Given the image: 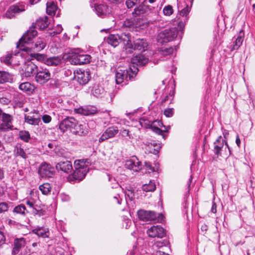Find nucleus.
<instances>
[{
    "label": "nucleus",
    "mask_w": 255,
    "mask_h": 255,
    "mask_svg": "<svg viewBox=\"0 0 255 255\" xmlns=\"http://www.w3.org/2000/svg\"><path fill=\"white\" fill-rule=\"evenodd\" d=\"M35 79L40 84H44L51 79V73L48 69L40 68L37 71Z\"/></svg>",
    "instance_id": "obj_7"
},
{
    "label": "nucleus",
    "mask_w": 255,
    "mask_h": 255,
    "mask_svg": "<svg viewBox=\"0 0 255 255\" xmlns=\"http://www.w3.org/2000/svg\"><path fill=\"white\" fill-rule=\"evenodd\" d=\"M120 41H123L124 44H128L130 41V35L129 33H122L121 35L110 34L107 39V42L108 44L113 47H116L119 44Z\"/></svg>",
    "instance_id": "obj_6"
},
{
    "label": "nucleus",
    "mask_w": 255,
    "mask_h": 255,
    "mask_svg": "<svg viewBox=\"0 0 255 255\" xmlns=\"http://www.w3.org/2000/svg\"><path fill=\"white\" fill-rule=\"evenodd\" d=\"M14 152L16 156H19L23 159H26L28 157L24 149L21 146L17 145L14 147Z\"/></svg>",
    "instance_id": "obj_35"
},
{
    "label": "nucleus",
    "mask_w": 255,
    "mask_h": 255,
    "mask_svg": "<svg viewBox=\"0 0 255 255\" xmlns=\"http://www.w3.org/2000/svg\"><path fill=\"white\" fill-rule=\"evenodd\" d=\"M133 25V21L130 19H127L124 21L123 26L126 27H130Z\"/></svg>",
    "instance_id": "obj_54"
},
{
    "label": "nucleus",
    "mask_w": 255,
    "mask_h": 255,
    "mask_svg": "<svg viewBox=\"0 0 255 255\" xmlns=\"http://www.w3.org/2000/svg\"><path fill=\"white\" fill-rule=\"evenodd\" d=\"M8 209V204L5 202L0 203V213L5 212Z\"/></svg>",
    "instance_id": "obj_53"
},
{
    "label": "nucleus",
    "mask_w": 255,
    "mask_h": 255,
    "mask_svg": "<svg viewBox=\"0 0 255 255\" xmlns=\"http://www.w3.org/2000/svg\"><path fill=\"white\" fill-rule=\"evenodd\" d=\"M153 255H169L160 251H156Z\"/></svg>",
    "instance_id": "obj_64"
},
{
    "label": "nucleus",
    "mask_w": 255,
    "mask_h": 255,
    "mask_svg": "<svg viewBox=\"0 0 255 255\" xmlns=\"http://www.w3.org/2000/svg\"><path fill=\"white\" fill-rule=\"evenodd\" d=\"M163 12L165 15H171L173 13L172 6L171 5L165 6L163 9Z\"/></svg>",
    "instance_id": "obj_46"
},
{
    "label": "nucleus",
    "mask_w": 255,
    "mask_h": 255,
    "mask_svg": "<svg viewBox=\"0 0 255 255\" xmlns=\"http://www.w3.org/2000/svg\"><path fill=\"white\" fill-rule=\"evenodd\" d=\"M188 20L187 17L182 18L177 23V27L176 28L178 30V35L180 39L182 38V35L183 34V31L184 29L186 22Z\"/></svg>",
    "instance_id": "obj_34"
},
{
    "label": "nucleus",
    "mask_w": 255,
    "mask_h": 255,
    "mask_svg": "<svg viewBox=\"0 0 255 255\" xmlns=\"http://www.w3.org/2000/svg\"><path fill=\"white\" fill-rule=\"evenodd\" d=\"M144 166L147 169L149 170L148 172H150V171H154V168L151 166L149 162L145 161L144 162Z\"/></svg>",
    "instance_id": "obj_59"
},
{
    "label": "nucleus",
    "mask_w": 255,
    "mask_h": 255,
    "mask_svg": "<svg viewBox=\"0 0 255 255\" xmlns=\"http://www.w3.org/2000/svg\"><path fill=\"white\" fill-rule=\"evenodd\" d=\"M139 123L141 127L145 128H151L152 127V122L143 117L139 120Z\"/></svg>",
    "instance_id": "obj_43"
},
{
    "label": "nucleus",
    "mask_w": 255,
    "mask_h": 255,
    "mask_svg": "<svg viewBox=\"0 0 255 255\" xmlns=\"http://www.w3.org/2000/svg\"><path fill=\"white\" fill-rule=\"evenodd\" d=\"M57 170H61L65 173L70 172L73 168L72 163L68 160L61 161L56 165Z\"/></svg>",
    "instance_id": "obj_19"
},
{
    "label": "nucleus",
    "mask_w": 255,
    "mask_h": 255,
    "mask_svg": "<svg viewBox=\"0 0 255 255\" xmlns=\"http://www.w3.org/2000/svg\"><path fill=\"white\" fill-rule=\"evenodd\" d=\"M54 172V168L45 162L42 163L38 169V174L42 177H51Z\"/></svg>",
    "instance_id": "obj_10"
},
{
    "label": "nucleus",
    "mask_w": 255,
    "mask_h": 255,
    "mask_svg": "<svg viewBox=\"0 0 255 255\" xmlns=\"http://www.w3.org/2000/svg\"><path fill=\"white\" fill-rule=\"evenodd\" d=\"M125 4L128 8H131L135 5V3L132 0H126Z\"/></svg>",
    "instance_id": "obj_55"
},
{
    "label": "nucleus",
    "mask_w": 255,
    "mask_h": 255,
    "mask_svg": "<svg viewBox=\"0 0 255 255\" xmlns=\"http://www.w3.org/2000/svg\"><path fill=\"white\" fill-rule=\"evenodd\" d=\"M25 122L33 126H37L41 121L40 116L24 115Z\"/></svg>",
    "instance_id": "obj_26"
},
{
    "label": "nucleus",
    "mask_w": 255,
    "mask_h": 255,
    "mask_svg": "<svg viewBox=\"0 0 255 255\" xmlns=\"http://www.w3.org/2000/svg\"><path fill=\"white\" fill-rule=\"evenodd\" d=\"M37 32L33 27V24L29 29L23 35L22 37L17 43L16 47L22 50V48L26 47L25 44H30L33 39L37 35Z\"/></svg>",
    "instance_id": "obj_4"
},
{
    "label": "nucleus",
    "mask_w": 255,
    "mask_h": 255,
    "mask_svg": "<svg viewBox=\"0 0 255 255\" xmlns=\"http://www.w3.org/2000/svg\"><path fill=\"white\" fill-rule=\"evenodd\" d=\"M153 145L154 146H156V148L154 149V153L156 154V153H158L159 149L161 147L160 146L157 145L156 143H153Z\"/></svg>",
    "instance_id": "obj_61"
},
{
    "label": "nucleus",
    "mask_w": 255,
    "mask_h": 255,
    "mask_svg": "<svg viewBox=\"0 0 255 255\" xmlns=\"http://www.w3.org/2000/svg\"><path fill=\"white\" fill-rule=\"evenodd\" d=\"M23 69L25 77H29L34 74H36L38 71V67L34 62L31 61H27L25 62Z\"/></svg>",
    "instance_id": "obj_13"
},
{
    "label": "nucleus",
    "mask_w": 255,
    "mask_h": 255,
    "mask_svg": "<svg viewBox=\"0 0 255 255\" xmlns=\"http://www.w3.org/2000/svg\"><path fill=\"white\" fill-rule=\"evenodd\" d=\"M139 219L144 222L151 221L156 218V213L154 211L139 210L137 212Z\"/></svg>",
    "instance_id": "obj_14"
},
{
    "label": "nucleus",
    "mask_w": 255,
    "mask_h": 255,
    "mask_svg": "<svg viewBox=\"0 0 255 255\" xmlns=\"http://www.w3.org/2000/svg\"><path fill=\"white\" fill-rule=\"evenodd\" d=\"M62 30H63V28H62V26L60 24H58L57 25L56 29L55 30V31H53L52 32H50V35L51 36H53L56 34H59L61 32Z\"/></svg>",
    "instance_id": "obj_51"
},
{
    "label": "nucleus",
    "mask_w": 255,
    "mask_h": 255,
    "mask_svg": "<svg viewBox=\"0 0 255 255\" xmlns=\"http://www.w3.org/2000/svg\"><path fill=\"white\" fill-rule=\"evenodd\" d=\"M156 189L155 183L150 181L148 184H145L142 185V189L145 192H153Z\"/></svg>",
    "instance_id": "obj_38"
},
{
    "label": "nucleus",
    "mask_w": 255,
    "mask_h": 255,
    "mask_svg": "<svg viewBox=\"0 0 255 255\" xmlns=\"http://www.w3.org/2000/svg\"><path fill=\"white\" fill-rule=\"evenodd\" d=\"M138 71V68L134 65L130 66L128 69L126 70L117 69L115 74L116 83L119 84L124 82L125 81L127 82L128 80H133Z\"/></svg>",
    "instance_id": "obj_1"
},
{
    "label": "nucleus",
    "mask_w": 255,
    "mask_h": 255,
    "mask_svg": "<svg viewBox=\"0 0 255 255\" xmlns=\"http://www.w3.org/2000/svg\"><path fill=\"white\" fill-rule=\"evenodd\" d=\"M58 7L56 4L53 1L47 2L46 3V12L51 16L55 14L56 11L57 10Z\"/></svg>",
    "instance_id": "obj_33"
},
{
    "label": "nucleus",
    "mask_w": 255,
    "mask_h": 255,
    "mask_svg": "<svg viewBox=\"0 0 255 255\" xmlns=\"http://www.w3.org/2000/svg\"><path fill=\"white\" fill-rule=\"evenodd\" d=\"M185 7L183 8H182L179 10V15L183 17V18L187 17L188 13L190 11V7L191 6L190 3H187L186 1H184Z\"/></svg>",
    "instance_id": "obj_39"
},
{
    "label": "nucleus",
    "mask_w": 255,
    "mask_h": 255,
    "mask_svg": "<svg viewBox=\"0 0 255 255\" xmlns=\"http://www.w3.org/2000/svg\"><path fill=\"white\" fill-rule=\"evenodd\" d=\"M164 114L166 117H171L173 115V109L172 108L166 109L164 111Z\"/></svg>",
    "instance_id": "obj_52"
},
{
    "label": "nucleus",
    "mask_w": 255,
    "mask_h": 255,
    "mask_svg": "<svg viewBox=\"0 0 255 255\" xmlns=\"http://www.w3.org/2000/svg\"><path fill=\"white\" fill-rule=\"evenodd\" d=\"M0 118L3 122L7 124L10 123L11 121V117L10 116V115L5 113L2 114Z\"/></svg>",
    "instance_id": "obj_48"
},
{
    "label": "nucleus",
    "mask_w": 255,
    "mask_h": 255,
    "mask_svg": "<svg viewBox=\"0 0 255 255\" xmlns=\"http://www.w3.org/2000/svg\"><path fill=\"white\" fill-rule=\"evenodd\" d=\"M77 124V121L73 117H67L62 120L59 124V128L61 131L64 132L69 129L71 132Z\"/></svg>",
    "instance_id": "obj_8"
},
{
    "label": "nucleus",
    "mask_w": 255,
    "mask_h": 255,
    "mask_svg": "<svg viewBox=\"0 0 255 255\" xmlns=\"http://www.w3.org/2000/svg\"><path fill=\"white\" fill-rule=\"evenodd\" d=\"M72 132L75 134L82 136L86 135L88 131L85 125L82 124L78 125L77 123L76 124V126L73 128Z\"/></svg>",
    "instance_id": "obj_25"
},
{
    "label": "nucleus",
    "mask_w": 255,
    "mask_h": 255,
    "mask_svg": "<svg viewBox=\"0 0 255 255\" xmlns=\"http://www.w3.org/2000/svg\"><path fill=\"white\" fill-rule=\"evenodd\" d=\"M29 54L31 57L35 58L37 61H42L45 60V55L44 54H39L36 52H30Z\"/></svg>",
    "instance_id": "obj_45"
},
{
    "label": "nucleus",
    "mask_w": 255,
    "mask_h": 255,
    "mask_svg": "<svg viewBox=\"0 0 255 255\" xmlns=\"http://www.w3.org/2000/svg\"><path fill=\"white\" fill-rule=\"evenodd\" d=\"M214 151L215 154L219 155L221 154L220 151L224 146V140L221 136H218V138L214 143Z\"/></svg>",
    "instance_id": "obj_29"
},
{
    "label": "nucleus",
    "mask_w": 255,
    "mask_h": 255,
    "mask_svg": "<svg viewBox=\"0 0 255 255\" xmlns=\"http://www.w3.org/2000/svg\"><path fill=\"white\" fill-rule=\"evenodd\" d=\"M244 32L240 31L237 37L236 38L235 40L233 42V50L238 49L242 44L244 40Z\"/></svg>",
    "instance_id": "obj_32"
},
{
    "label": "nucleus",
    "mask_w": 255,
    "mask_h": 255,
    "mask_svg": "<svg viewBox=\"0 0 255 255\" xmlns=\"http://www.w3.org/2000/svg\"><path fill=\"white\" fill-rule=\"evenodd\" d=\"M19 88L24 92H31L32 90V87L29 82H24L19 85Z\"/></svg>",
    "instance_id": "obj_44"
},
{
    "label": "nucleus",
    "mask_w": 255,
    "mask_h": 255,
    "mask_svg": "<svg viewBox=\"0 0 255 255\" xmlns=\"http://www.w3.org/2000/svg\"><path fill=\"white\" fill-rule=\"evenodd\" d=\"M149 237L151 238H162L165 235L164 229L160 226H153L147 231Z\"/></svg>",
    "instance_id": "obj_12"
},
{
    "label": "nucleus",
    "mask_w": 255,
    "mask_h": 255,
    "mask_svg": "<svg viewBox=\"0 0 255 255\" xmlns=\"http://www.w3.org/2000/svg\"><path fill=\"white\" fill-rule=\"evenodd\" d=\"M13 212L25 216L28 211L24 205L20 204L14 207Z\"/></svg>",
    "instance_id": "obj_41"
},
{
    "label": "nucleus",
    "mask_w": 255,
    "mask_h": 255,
    "mask_svg": "<svg viewBox=\"0 0 255 255\" xmlns=\"http://www.w3.org/2000/svg\"><path fill=\"white\" fill-rule=\"evenodd\" d=\"M49 23L48 17L45 16L38 19L33 27H35V28H38L39 29H44L48 26Z\"/></svg>",
    "instance_id": "obj_23"
},
{
    "label": "nucleus",
    "mask_w": 255,
    "mask_h": 255,
    "mask_svg": "<svg viewBox=\"0 0 255 255\" xmlns=\"http://www.w3.org/2000/svg\"><path fill=\"white\" fill-rule=\"evenodd\" d=\"M12 56V54H8L3 58V62L7 65H9L11 63Z\"/></svg>",
    "instance_id": "obj_50"
},
{
    "label": "nucleus",
    "mask_w": 255,
    "mask_h": 255,
    "mask_svg": "<svg viewBox=\"0 0 255 255\" xmlns=\"http://www.w3.org/2000/svg\"><path fill=\"white\" fill-rule=\"evenodd\" d=\"M74 166L75 170L73 173L70 175L68 179L70 181L83 180L89 171V168L83 161L77 160L75 161Z\"/></svg>",
    "instance_id": "obj_2"
},
{
    "label": "nucleus",
    "mask_w": 255,
    "mask_h": 255,
    "mask_svg": "<svg viewBox=\"0 0 255 255\" xmlns=\"http://www.w3.org/2000/svg\"><path fill=\"white\" fill-rule=\"evenodd\" d=\"M122 135L124 137L128 136L129 138H131V135L129 134V131L128 129H123L121 131Z\"/></svg>",
    "instance_id": "obj_58"
},
{
    "label": "nucleus",
    "mask_w": 255,
    "mask_h": 255,
    "mask_svg": "<svg viewBox=\"0 0 255 255\" xmlns=\"http://www.w3.org/2000/svg\"><path fill=\"white\" fill-rule=\"evenodd\" d=\"M76 77L78 82L81 85L86 84L91 78L90 72L79 69L77 71Z\"/></svg>",
    "instance_id": "obj_15"
},
{
    "label": "nucleus",
    "mask_w": 255,
    "mask_h": 255,
    "mask_svg": "<svg viewBox=\"0 0 255 255\" xmlns=\"http://www.w3.org/2000/svg\"><path fill=\"white\" fill-rule=\"evenodd\" d=\"M19 137L23 141L28 142L30 139L29 132L26 130H21L19 132Z\"/></svg>",
    "instance_id": "obj_42"
},
{
    "label": "nucleus",
    "mask_w": 255,
    "mask_h": 255,
    "mask_svg": "<svg viewBox=\"0 0 255 255\" xmlns=\"http://www.w3.org/2000/svg\"><path fill=\"white\" fill-rule=\"evenodd\" d=\"M30 115H34V116H40L39 112L37 110H33L32 112L29 113Z\"/></svg>",
    "instance_id": "obj_63"
},
{
    "label": "nucleus",
    "mask_w": 255,
    "mask_h": 255,
    "mask_svg": "<svg viewBox=\"0 0 255 255\" xmlns=\"http://www.w3.org/2000/svg\"><path fill=\"white\" fill-rule=\"evenodd\" d=\"M62 61L60 56H53L46 58L44 63L51 66H56L61 63Z\"/></svg>",
    "instance_id": "obj_27"
},
{
    "label": "nucleus",
    "mask_w": 255,
    "mask_h": 255,
    "mask_svg": "<svg viewBox=\"0 0 255 255\" xmlns=\"http://www.w3.org/2000/svg\"><path fill=\"white\" fill-rule=\"evenodd\" d=\"M118 132L117 128L111 127L108 128L102 134L99 139V141L102 142L110 138L113 137Z\"/></svg>",
    "instance_id": "obj_17"
},
{
    "label": "nucleus",
    "mask_w": 255,
    "mask_h": 255,
    "mask_svg": "<svg viewBox=\"0 0 255 255\" xmlns=\"http://www.w3.org/2000/svg\"><path fill=\"white\" fill-rule=\"evenodd\" d=\"M148 44L144 39H137L134 41L133 48L141 51H144L146 50Z\"/></svg>",
    "instance_id": "obj_22"
},
{
    "label": "nucleus",
    "mask_w": 255,
    "mask_h": 255,
    "mask_svg": "<svg viewBox=\"0 0 255 255\" xmlns=\"http://www.w3.org/2000/svg\"><path fill=\"white\" fill-rule=\"evenodd\" d=\"M91 60V56L83 52L72 53L69 59V61L73 65L86 64L89 63Z\"/></svg>",
    "instance_id": "obj_5"
},
{
    "label": "nucleus",
    "mask_w": 255,
    "mask_h": 255,
    "mask_svg": "<svg viewBox=\"0 0 255 255\" xmlns=\"http://www.w3.org/2000/svg\"><path fill=\"white\" fill-rule=\"evenodd\" d=\"M217 205L215 202L212 203V206L211 208V211L213 213H216L217 212Z\"/></svg>",
    "instance_id": "obj_62"
},
{
    "label": "nucleus",
    "mask_w": 255,
    "mask_h": 255,
    "mask_svg": "<svg viewBox=\"0 0 255 255\" xmlns=\"http://www.w3.org/2000/svg\"><path fill=\"white\" fill-rule=\"evenodd\" d=\"M148 6L145 4H139L138 6L135 7L134 10L132 12V14L134 17H136L141 14L146 12L148 10Z\"/></svg>",
    "instance_id": "obj_30"
},
{
    "label": "nucleus",
    "mask_w": 255,
    "mask_h": 255,
    "mask_svg": "<svg viewBox=\"0 0 255 255\" xmlns=\"http://www.w3.org/2000/svg\"><path fill=\"white\" fill-rule=\"evenodd\" d=\"M26 204L29 206V208H30L31 209H32V212H33V214H39V215H40L41 214L39 213L40 212V211L39 210H36L34 207V204L31 201H30L29 200H27L26 201Z\"/></svg>",
    "instance_id": "obj_47"
},
{
    "label": "nucleus",
    "mask_w": 255,
    "mask_h": 255,
    "mask_svg": "<svg viewBox=\"0 0 255 255\" xmlns=\"http://www.w3.org/2000/svg\"><path fill=\"white\" fill-rule=\"evenodd\" d=\"M142 166L141 162L136 158L127 160L125 164L127 168L135 171H138L141 170Z\"/></svg>",
    "instance_id": "obj_18"
},
{
    "label": "nucleus",
    "mask_w": 255,
    "mask_h": 255,
    "mask_svg": "<svg viewBox=\"0 0 255 255\" xmlns=\"http://www.w3.org/2000/svg\"><path fill=\"white\" fill-rule=\"evenodd\" d=\"M42 119L44 123L47 124L51 122V117L47 115H44L42 116Z\"/></svg>",
    "instance_id": "obj_56"
},
{
    "label": "nucleus",
    "mask_w": 255,
    "mask_h": 255,
    "mask_svg": "<svg viewBox=\"0 0 255 255\" xmlns=\"http://www.w3.org/2000/svg\"><path fill=\"white\" fill-rule=\"evenodd\" d=\"M164 128V129H161L159 128L156 127L155 125H152V127L150 128L154 132L162 136L163 138H165V135L164 134V132H166L168 131L170 127L168 126L166 127L165 126H163Z\"/></svg>",
    "instance_id": "obj_36"
},
{
    "label": "nucleus",
    "mask_w": 255,
    "mask_h": 255,
    "mask_svg": "<svg viewBox=\"0 0 255 255\" xmlns=\"http://www.w3.org/2000/svg\"><path fill=\"white\" fill-rule=\"evenodd\" d=\"M95 5L96 12L99 16L105 15L109 13V8L107 5L102 4Z\"/></svg>",
    "instance_id": "obj_31"
},
{
    "label": "nucleus",
    "mask_w": 255,
    "mask_h": 255,
    "mask_svg": "<svg viewBox=\"0 0 255 255\" xmlns=\"http://www.w3.org/2000/svg\"><path fill=\"white\" fill-rule=\"evenodd\" d=\"M14 80L13 75L7 72L0 71V83H12Z\"/></svg>",
    "instance_id": "obj_24"
},
{
    "label": "nucleus",
    "mask_w": 255,
    "mask_h": 255,
    "mask_svg": "<svg viewBox=\"0 0 255 255\" xmlns=\"http://www.w3.org/2000/svg\"><path fill=\"white\" fill-rule=\"evenodd\" d=\"M173 51H174V49H173V47H170L169 48H166L161 50V54L164 56L167 55H170V54H171L173 53Z\"/></svg>",
    "instance_id": "obj_49"
},
{
    "label": "nucleus",
    "mask_w": 255,
    "mask_h": 255,
    "mask_svg": "<svg viewBox=\"0 0 255 255\" xmlns=\"http://www.w3.org/2000/svg\"><path fill=\"white\" fill-rule=\"evenodd\" d=\"M92 94L97 98H102L106 94L104 89L99 85H94L91 91Z\"/></svg>",
    "instance_id": "obj_28"
},
{
    "label": "nucleus",
    "mask_w": 255,
    "mask_h": 255,
    "mask_svg": "<svg viewBox=\"0 0 255 255\" xmlns=\"http://www.w3.org/2000/svg\"><path fill=\"white\" fill-rule=\"evenodd\" d=\"M39 189L43 195H47L51 192V186L49 183H44L39 186Z\"/></svg>",
    "instance_id": "obj_37"
},
{
    "label": "nucleus",
    "mask_w": 255,
    "mask_h": 255,
    "mask_svg": "<svg viewBox=\"0 0 255 255\" xmlns=\"http://www.w3.org/2000/svg\"><path fill=\"white\" fill-rule=\"evenodd\" d=\"M25 244V239L23 238L14 239L12 244V255H17L21 249L24 247Z\"/></svg>",
    "instance_id": "obj_16"
},
{
    "label": "nucleus",
    "mask_w": 255,
    "mask_h": 255,
    "mask_svg": "<svg viewBox=\"0 0 255 255\" xmlns=\"http://www.w3.org/2000/svg\"><path fill=\"white\" fill-rule=\"evenodd\" d=\"M46 46V43L41 38H38L36 41L31 47H26L22 48V50L26 51L28 54L30 52H38L43 49Z\"/></svg>",
    "instance_id": "obj_11"
},
{
    "label": "nucleus",
    "mask_w": 255,
    "mask_h": 255,
    "mask_svg": "<svg viewBox=\"0 0 255 255\" xmlns=\"http://www.w3.org/2000/svg\"><path fill=\"white\" fill-rule=\"evenodd\" d=\"M25 5L21 3L18 4H13L11 5L7 10L5 13V16L7 18H12L15 16V15L21 12L25 11Z\"/></svg>",
    "instance_id": "obj_9"
},
{
    "label": "nucleus",
    "mask_w": 255,
    "mask_h": 255,
    "mask_svg": "<svg viewBox=\"0 0 255 255\" xmlns=\"http://www.w3.org/2000/svg\"><path fill=\"white\" fill-rule=\"evenodd\" d=\"M152 125H155L156 127L158 128L162 127L164 126L162 123L160 121H154L152 122Z\"/></svg>",
    "instance_id": "obj_60"
},
{
    "label": "nucleus",
    "mask_w": 255,
    "mask_h": 255,
    "mask_svg": "<svg viewBox=\"0 0 255 255\" xmlns=\"http://www.w3.org/2000/svg\"><path fill=\"white\" fill-rule=\"evenodd\" d=\"M5 241V238L2 229L0 228V245L4 244Z\"/></svg>",
    "instance_id": "obj_57"
},
{
    "label": "nucleus",
    "mask_w": 255,
    "mask_h": 255,
    "mask_svg": "<svg viewBox=\"0 0 255 255\" xmlns=\"http://www.w3.org/2000/svg\"><path fill=\"white\" fill-rule=\"evenodd\" d=\"M178 30L176 27L165 29L160 32L157 36L158 42L163 44L171 41L177 37Z\"/></svg>",
    "instance_id": "obj_3"
},
{
    "label": "nucleus",
    "mask_w": 255,
    "mask_h": 255,
    "mask_svg": "<svg viewBox=\"0 0 255 255\" xmlns=\"http://www.w3.org/2000/svg\"><path fill=\"white\" fill-rule=\"evenodd\" d=\"M77 112L84 116H92L97 113V109L94 106H87L77 109Z\"/></svg>",
    "instance_id": "obj_20"
},
{
    "label": "nucleus",
    "mask_w": 255,
    "mask_h": 255,
    "mask_svg": "<svg viewBox=\"0 0 255 255\" xmlns=\"http://www.w3.org/2000/svg\"><path fill=\"white\" fill-rule=\"evenodd\" d=\"M131 62L133 65L143 66L147 63L148 59L143 55L138 54L132 57Z\"/></svg>",
    "instance_id": "obj_21"
},
{
    "label": "nucleus",
    "mask_w": 255,
    "mask_h": 255,
    "mask_svg": "<svg viewBox=\"0 0 255 255\" xmlns=\"http://www.w3.org/2000/svg\"><path fill=\"white\" fill-rule=\"evenodd\" d=\"M33 233L36 234L38 237L42 238H46L48 237L47 234L48 232L46 231V230L42 228H36L32 230Z\"/></svg>",
    "instance_id": "obj_40"
}]
</instances>
